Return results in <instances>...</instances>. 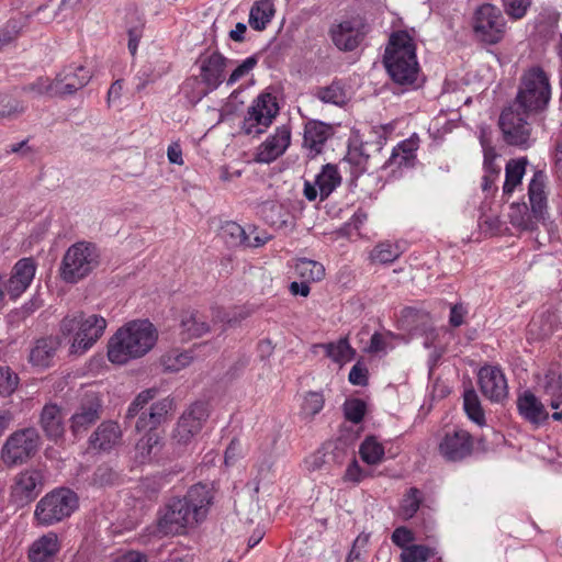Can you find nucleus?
<instances>
[{
    "label": "nucleus",
    "mask_w": 562,
    "mask_h": 562,
    "mask_svg": "<svg viewBox=\"0 0 562 562\" xmlns=\"http://www.w3.org/2000/svg\"><path fill=\"white\" fill-rule=\"evenodd\" d=\"M370 540V533L361 532L353 541L347 557H356L358 562H364L363 552Z\"/></svg>",
    "instance_id": "nucleus-61"
},
{
    "label": "nucleus",
    "mask_w": 562,
    "mask_h": 562,
    "mask_svg": "<svg viewBox=\"0 0 562 562\" xmlns=\"http://www.w3.org/2000/svg\"><path fill=\"white\" fill-rule=\"evenodd\" d=\"M180 326L187 339L198 338L210 331V325L198 311L183 312Z\"/></svg>",
    "instance_id": "nucleus-37"
},
{
    "label": "nucleus",
    "mask_w": 562,
    "mask_h": 562,
    "mask_svg": "<svg viewBox=\"0 0 562 562\" xmlns=\"http://www.w3.org/2000/svg\"><path fill=\"white\" fill-rule=\"evenodd\" d=\"M392 337L393 335L390 331L385 334L374 333L363 351L370 355L386 353L391 347L390 339Z\"/></svg>",
    "instance_id": "nucleus-50"
},
{
    "label": "nucleus",
    "mask_w": 562,
    "mask_h": 562,
    "mask_svg": "<svg viewBox=\"0 0 562 562\" xmlns=\"http://www.w3.org/2000/svg\"><path fill=\"white\" fill-rule=\"evenodd\" d=\"M418 149V138H407L393 148L392 155L387 160L389 166L411 167L416 160V150Z\"/></svg>",
    "instance_id": "nucleus-32"
},
{
    "label": "nucleus",
    "mask_w": 562,
    "mask_h": 562,
    "mask_svg": "<svg viewBox=\"0 0 562 562\" xmlns=\"http://www.w3.org/2000/svg\"><path fill=\"white\" fill-rule=\"evenodd\" d=\"M341 178H314V181H305L304 195L314 201L318 195L325 200L340 184Z\"/></svg>",
    "instance_id": "nucleus-38"
},
{
    "label": "nucleus",
    "mask_w": 562,
    "mask_h": 562,
    "mask_svg": "<svg viewBox=\"0 0 562 562\" xmlns=\"http://www.w3.org/2000/svg\"><path fill=\"white\" fill-rule=\"evenodd\" d=\"M35 270L36 265L32 258L20 259L14 265L11 277L4 281V289L12 300L18 299L30 286Z\"/></svg>",
    "instance_id": "nucleus-18"
},
{
    "label": "nucleus",
    "mask_w": 562,
    "mask_h": 562,
    "mask_svg": "<svg viewBox=\"0 0 562 562\" xmlns=\"http://www.w3.org/2000/svg\"><path fill=\"white\" fill-rule=\"evenodd\" d=\"M528 165L527 157L510 159L505 164V176H524Z\"/></svg>",
    "instance_id": "nucleus-62"
},
{
    "label": "nucleus",
    "mask_w": 562,
    "mask_h": 562,
    "mask_svg": "<svg viewBox=\"0 0 562 562\" xmlns=\"http://www.w3.org/2000/svg\"><path fill=\"white\" fill-rule=\"evenodd\" d=\"M359 454L363 462L375 465L383 461L385 451L375 437H367L360 445Z\"/></svg>",
    "instance_id": "nucleus-41"
},
{
    "label": "nucleus",
    "mask_w": 562,
    "mask_h": 562,
    "mask_svg": "<svg viewBox=\"0 0 562 562\" xmlns=\"http://www.w3.org/2000/svg\"><path fill=\"white\" fill-rule=\"evenodd\" d=\"M248 316L246 312H227L221 307L212 308V317L214 322H220L233 326Z\"/></svg>",
    "instance_id": "nucleus-56"
},
{
    "label": "nucleus",
    "mask_w": 562,
    "mask_h": 562,
    "mask_svg": "<svg viewBox=\"0 0 562 562\" xmlns=\"http://www.w3.org/2000/svg\"><path fill=\"white\" fill-rule=\"evenodd\" d=\"M420 503L422 496L419 490L416 487L409 488L401 506L403 517L412 518L419 509Z\"/></svg>",
    "instance_id": "nucleus-49"
},
{
    "label": "nucleus",
    "mask_w": 562,
    "mask_h": 562,
    "mask_svg": "<svg viewBox=\"0 0 562 562\" xmlns=\"http://www.w3.org/2000/svg\"><path fill=\"white\" fill-rule=\"evenodd\" d=\"M262 214L266 222L271 226L282 227L286 224V220L282 216V207L273 203H267L262 207Z\"/></svg>",
    "instance_id": "nucleus-58"
},
{
    "label": "nucleus",
    "mask_w": 562,
    "mask_h": 562,
    "mask_svg": "<svg viewBox=\"0 0 562 562\" xmlns=\"http://www.w3.org/2000/svg\"><path fill=\"white\" fill-rule=\"evenodd\" d=\"M334 134V128L330 124L322 121L310 120L305 123L303 135V147L308 150V156L312 158L319 155L326 140Z\"/></svg>",
    "instance_id": "nucleus-20"
},
{
    "label": "nucleus",
    "mask_w": 562,
    "mask_h": 562,
    "mask_svg": "<svg viewBox=\"0 0 562 562\" xmlns=\"http://www.w3.org/2000/svg\"><path fill=\"white\" fill-rule=\"evenodd\" d=\"M291 140V132L286 126L278 127L273 135L267 138L258 148L257 160L270 162L282 155Z\"/></svg>",
    "instance_id": "nucleus-22"
},
{
    "label": "nucleus",
    "mask_w": 562,
    "mask_h": 562,
    "mask_svg": "<svg viewBox=\"0 0 562 562\" xmlns=\"http://www.w3.org/2000/svg\"><path fill=\"white\" fill-rule=\"evenodd\" d=\"M371 473L363 470L358 461L353 459L346 468L342 480L344 482H349L353 484H359L364 479L370 476Z\"/></svg>",
    "instance_id": "nucleus-59"
},
{
    "label": "nucleus",
    "mask_w": 562,
    "mask_h": 562,
    "mask_svg": "<svg viewBox=\"0 0 562 562\" xmlns=\"http://www.w3.org/2000/svg\"><path fill=\"white\" fill-rule=\"evenodd\" d=\"M517 408L522 418L537 426L549 417L544 405L530 391L518 396Z\"/></svg>",
    "instance_id": "nucleus-28"
},
{
    "label": "nucleus",
    "mask_w": 562,
    "mask_h": 562,
    "mask_svg": "<svg viewBox=\"0 0 562 562\" xmlns=\"http://www.w3.org/2000/svg\"><path fill=\"white\" fill-rule=\"evenodd\" d=\"M294 268L297 277L307 282H318L325 277L324 266L312 259L300 258Z\"/></svg>",
    "instance_id": "nucleus-39"
},
{
    "label": "nucleus",
    "mask_w": 562,
    "mask_h": 562,
    "mask_svg": "<svg viewBox=\"0 0 562 562\" xmlns=\"http://www.w3.org/2000/svg\"><path fill=\"white\" fill-rule=\"evenodd\" d=\"M314 95L323 103L342 106L347 102V94L342 86L338 82H333L326 87H318L314 91Z\"/></svg>",
    "instance_id": "nucleus-42"
},
{
    "label": "nucleus",
    "mask_w": 562,
    "mask_h": 562,
    "mask_svg": "<svg viewBox=\"0 0 562 562\" xmlns=\"http://www.w3.org/2000/svg\"><path fill=\"white\" fill-rule=\"evenodd\" d=\"M25 92L32 93L36 97L38 95H58L56 93V82L55 80H49L48 78H38L34 82L25 86L23 88Z\"/></svg>",
    "instance_id": "nucleus-51"
},
{
    "label": "nucleus",
    "mask_w": 562,
    "mask_h": 562,
    "mask_svg": "<svg viewBox=\"0 0 562 562\" xmlns=\"http://www.w3.org/2000/svg\"><path fill=\"white\" fill-rule=\"evenodd\" d=\"M193 359L192 350H171L160 358V366L166 372H178L188 367Z\"/></svg>",
    "instance_id": "nucleus-40"
},
{
    "label": "nucleus",
    "mask_w": 562,
    "mask_h": 562,
    "mask_svg": "<svg viewBox=\"0 0 562 562\" xmlns=\"http://www.w3.org/2000/svg\"><path fill=\"white\" fill-rule=\"evenodd\" d=\"M173 411V401L169 397H165L154 403L148 413H143L135 425L137 431H153L159 425L168 419V416Z\"/></svg>",
    "instance_id": "nucleus-25"
},
{
    "label": "nucleus",
    "mask_w": 562,
    "mask_h": 562,
    "mask_svg": "<svg viewBox=\"0 0 562 562\" xmlns=\"http://www.w3.org/2000/svg\"><path fill=\"white\" fill-rule=\"evenodd\" d=\"M484 150V169L487 173L498 176L505 168L506 160L502 155L497 154L492 146H487L483 143Z\"/></svg>",
    "instance_id": "nucleus-47"
},
{
    "label": "nucleus",
    "mask_w": 562,
    "mask_h": 562,
    "mask_svg": "<svg viewBox=\"0 0 562 562\" xmlns=\"http://www.w3.org/2000/svg\"><path fill=\"white\" fill-rule=\"evenodd\" d=\"M344 413L347 420L358 424L363 419L366 404L359 398L348 400L344 404Z\"/></svg>",
    "instance_id": "nucleus-54"
},
{
    "label": "nucleus",
    "mask_w": 562,
    "mask_h": 562,
    "mask_svg": "<svg viewBox=\"0 0 562 562\" xmlns=\"http://www.w3.org/2000/svg\"><path fill=\"white\" fill-rule=\"evenodd\" d=\"M121 441V427L112 420L101 423L89 439L90 446L99 451H110L117 447Z\"/></svg>",
    "instance_id": "nucleus-24"
},
{
    "label": "nucleus",
    "mask_w": 562,
    "mask_h": 562,
    "mask_svg": "<svg viewBox=\"0 0 562 562\" xmlns=\"http://www.w3.org/2000/svg\"><path fill=\"white\" fill-rule=\"evenodd\" d=\"M324 396L319 392H308L304 396L302 411L303 414L308 417H314L318 414L324 407Z\"/></svg>",
    "instance_id": "nucleus-52"
},
{
    "label": "nucleus",
    "mask_w": 562,
    "mask_h": 562,
    "mask_svg": "<svg viewBox=\"0 0 562 562\" xmlns=\"http://www.w3.org/2000/svg\"><path fill=\"white\" fill-rule=\"evenodd\" d=\"M477 376L482 394L491 402L499 403L507 397V381L501 369L486 366L480 369Z\"/></svg>",
    "instance_id": "nucleus-17"
},
{
    "label": "nucleus",
    "mask_w": 562,
    "mask_h": 562,
    "mask_svg": "<svg viewBox=\"0 0 562 562\" xmlns=\"http://www.w3.org/2000/svg\"><path fill=\"white\" fill-rule=\"evenodd\" d=\"M368 157H364L357 150L349 151L348 155L339 161L338 165L323 164L321 171L316 176H338L339 172H349L351 176H360L368 172Z\"/></svg>",
    "instance_id": "nucleus-23"
},
{
    "label": "nucleus",
    "mask_w": 562,
    "mask_h": 562,
    "mask_svg": "<svg viewBox=\"0 0 562 562\" xmlns=\"http://www.w3.org/2000/svg\"><path fill=\"white\" fill-rule=\"evenodd\" d=\"M438 450L440 456L449 462H460L469 458L474 450V440L464 429L446 431L441 438Z\"/></svg>",
    "instance_id": "nucleus-13"
},
{
    "label": "nucleus",
    "mask_w": 562,
    "mask_h": 562,
    "mask_svg": "<svg viewBox=\"0 0 562 562\" xmlns=\"http://www.w3.org/2000/svg\"><path fill=\"white\" fill-rule=\"evenodd\" d=\"M64 416L57 405H45L41 415V425L50 438H59L64 434Z\"/></svg>",
    "instance_id": "nucleus-34"
},
{
    "label": "nucleus",
    "mask_w": 562,
    "mask_h": 562,
    "mask_svg": "<svg viewBox=\"0 0 562 562\" xmlns=\"http://www.w3.org/2000/svg\"><path fill=\"white\" fill-rule=\"evenodd\" d=\"M78 506L77 495L68 488H57L40 499L34 517L40 525L50 526L69 517Z\"/></svg>",
    "instance_id": "nucleus-9"
},
{
    "label": "nucleus",
    "mask_w": 562,
    "mask_h": 562,
    "mask_svg": "<svg viewBox=\"0 0 562 562\" xmlns=\"http://www.w3.org/2000/svg\"><path fill=\"white\" fill-rule=\"evenodd\" d=\"M532 0H503L505 13L513 20L522 19L531 5Z\"/></svg>",
    "instance_id": "nucleus-53"
},
{
    "label": "nucleus",
    "mask_w": 562,
    "mask_h": 562,
    "mask_svg": "<svg viewBox=\"0 0 562 562\" xmlns=\"http://www.w3.org/2000/svg\"><path fill=\"white\" fill-rule=\"evenodd\" d=\"M506 20L499 8L491 3L480 5L473 13L472 30L477 41L495 45L506 34Z\"/></svg>",
    "instance_id": "nucleus-11"
},
{
    "label": "nucleus",
    "mask_w": 562,
    "mask_h": 562,
    "mask_svg": "<svg viewBox=\"0 0 562 562\" xmlns=\"http://www.w3.org/2000/svg\"><path fill=\"white\" fill-rule=\"evenodd\" d=\"M90 79L91 72L83 66H69L55 78L56 93L72 94L87 86Z\"/></svg>",
    "instance_id": "nucleus-21"
},
{
    "label": "nucleus",
    "mask_w": 562,
    "mask_h": 562,
    "mask_svg": "<svg viewBox=\"0 0 562 562\" xmlns=\"http://www.w3.org/2000/svg\"><path fill=\"white\" fill-rule=\"evenodd\" d=\"M156 396L155 389H148L140 392L131 403L126 412V418H134L145 405Z\"/></svg>",
    "instance_id": "nucleus-57"
},
{
    "label": "nucleus",
    "mask_w": 562,
    "mask_h": 562,
    "mask_svg": "<svg viewBox=\"0 0 562 562\" xmlns=\"http://www.w3.org/2000/svg\"><path fill=\"white\" fill-rule=\"evenodd\" d=\"M539 387L550 396V406L557 409L562 403V375L558 368H550L538 381Z\"/></svg>",
    "instance_id": "nucleus-30"
},
{
    "label": "nucleus",
    "mask_w": 562,
    "mask_h": 562,
    "mask_svg": "<svg viewBox=\"0 0 562 562\" xmlns=\"http://www.w3.org/2000/svg\"><path fill=\"white\" fill-rule=\"evenodd\" d=\"M257 64L255 57L246 58L239 66H237L227 79V85L232 86L240 78L245 77Z\"/></svg>",
    "instance_id": "nucleus-60"
},
{
    "label": "nucleus",
    "mask_w": 562,
    "mask_h": 562,
    "mask_svg": "<svg viewBox=\"0 0 562 562\" xmlns=\"http://www.w3.org/2000/svg\"><path fill=\"white\" fill-rule=\"evenodd\" d=\"M101 262V251L91 241L81 240L72 244L64 254L59 276L66 283H77L87 278Z\"/></svg>",
    "instance_id": "nucleus-5"
},
{
    "label": "nucleus",
    "mask_w": 562,
    "mask_h": 562,
    "mask_svg": "<svg viewBox=\"0 0 562 562\" xmlns=\"http://www.w3.org/2000/svg\"><path fill=\"white\" fill-rule=\"evenodd\" d=\"M158 334L149 321H133L119 328L108 341V359L114 364H125L149 352Z\"/></svg>",
    "instance_id": "nucleus-2"
},
{
    "label": "nucleus",
    "mask_w": 562,
    "mask_h": 562,
    "mask_svg": "<svg viewBox=\"0 0 562 562\" xmlns=\"http://www.w3.org/2000/svg\"><path fill=\"white\" fill-rule=\"evenodd\" d=\"M162 446V438L158 434L147 431L135 446L134 461L138 464H147L157 461Z\"/></svg>",
    "instance_id": "nucleus-26"
},
{
    "label": "nucleus",
    "mask_w": 562,
    "mask_h": 562,
    "mask_svg": "<svg viewBox=\"0 0 562 562\" xmlns=\"http://www.w3.org/2000/svg\"><path fill=\"white\" fill-rule=\"evenodd\" d=\"M209 417L207 406L204 403H194L179 418L172 432V438L178 443L187 445L201 430L203 423Z\"/></svg>",
    "instance_id": "nucleus-15"
},
{
    "label": "nucleus",
    "mask_w": 562,
    "mask_h": 562,
    "mask_svg": "<svg viewBox=\"0 0 562 562\" xmlns=\"http://www.w3.org/2000/svg\"><path fill=\"white\" fill-rule=\"evenodd\" d=\"M383 63L395 83L406 87L416 83L419 74L416 44L407 31H397L390 35Z\"/></svg>",
    "instance_id": "nucleus-3"
},
{
    "label": "nucleus",
    "mask_w": 562,
    "mask_h": 562,
    "mask_svg": "<svg viewBox=\"0 0 562 562\" xmlns=\"http://www.w3.org/2000/svg\"><path fill=\"white\" fill-rule=\"evenodd\" d=\"M59 548L57 535L47 532L31 544L29 559L31 562H53Z\"/></svg>",
    "instance_id": "nucleus-27"
},
{
    "label": "nucleus",
    "mask_w": 562,
    "mask_h": 562,
    "mask_svg": "<svg viewBox=\"0 0 562 562\" xmlns=\"http://www.w3.org/2000/svg\"><path fill=\"white\" fill-rule=\"evenodd\" d=\"M213 501L212 491L195 484L181 498L170 499L161 510L158 529L164 535H184L202 524Z\"/></svg>",
    "instance_id": "nucleus-1"
},
{
    "label": "nucleus",
    "mask_w": 562,
    "mask_h": 562,
    "mask_svg": "<svg viewBox=\"0 0 562 562\" xmlns=\"http://www.w3.org/2000/svg\"><path fill=\"white\" fill-rule=\"evenodd\" d=\"M551 98V87L547 74L540 67L525 71L515 101L516 108L535 113L543 110Z\"/></svg>",
    "instance_id": "nucleus-6"
},
{
    "label": "nucleus",
    "mask_w": 562,
    "mask_h": 562,
    "mask_svg": "<svg viewBox=\"0 0 562 562\" xmlns=\"http://www.w3.org/2000/svg\"><path fill=\"white\" fill-rule=\"evenodd\" d=\"M531 114L514 104L502 111L498 125L507 145L527 149L533 144Z\"/></svg>",
    "instance_id": "nucleus-8"
},
{
    "label": "nucleus",
    "mask_w": 562,
    "mask_h": 562,
    "mask_svg": "<svg viewBox=\"0 0 562 562\" xmlns=\"http://www.w3.org/2000/svg\"><path fill=\"white\" fill-rule=\"evenodd\" d=\"M41 437L33 428H23L12 432L1 448V460L8 468L26 463L38 451Z\"/></svg>",
    "instance_id": "nucleus-10"
},
{
    "label": "nucleus",
    "mask_w": 562,
    "mask_h": 562,
    "mask_svg": "<svg viewBox=\"0 0 562 562\" xmlns=\"http://www.w3.org/2000/svg\"><path fill=\"white\" fill-rule=\"evenodd\" d=\"M19 383L18 375L8 367H0V395L8 396L12 394Z\"/></svg>",
    "instance_id": "nucleus-55"
},
{
    "label": "nucleus",
    "mask_w": 562,
    "mask_h": 562,
    "mask_svg": "<svg viewBox=\"0 0 562 562\" xmlns=\"http://www.w3.org/2000/svg\"><path fill=\"white\" fill-rule=\"evenodd\" d=\"M227 58L222 54L214 52L200 60V78H189L184 82V89H191L192 93L188 97L192 102H199L210 92L214 91L224 81V74Z\"/></svg>",
    "instance_id": "nucleus-7"
},
{
    "label": "nucleus",
    "mask_w": 562,
    "mask_h": 562,
    "mask_svg": "<svg viewBox=\"0 0 562 562\" xmlns=\"http://www.w3.org/2000/svg\"><path fill=\"white\" fill-rule=\"evenodd\" d=\"M323 349L328 358L337 363H346L355 357V349L350 346L347 338H340L335 342L316 344L313 346V351Z\"/></svg>",
    "instance_id": "nucleus-36"
},
{
    "label": "nucleus",
    "mask_w": 562,
    "mask_h": 562,
    "mask_svg": "<svg viewBox=\"0 0 562 562\" xmlns=\"http://www.w3.org/2000/svg\"><path fill=\"white\" fill-rule=\"evenodd\" d=\"M22 24L15 19L9 20L2 27H0V50L13 43L22 32Z\"/></svg>",
    "instance_id": "nucleus-48"
},
{
    "label": "nucleus",
    "mask_w": 562,
    "mask_h": 562,
    "mask_svg": "<svg viewBox=\"0 0 562 562\" xmlns=\"http://www.w3.org/2000/svg\"><path fill=\"white\" fill-rule=\"evenodd\" d=\"M528 198L536 221H546L548 218V192L543 178H531Z\"/></svg>",
    "instance_id": "nucleus-29"
},
{
    "label": "nucleus",
    "mask_w": 562,
    "mask_h": 562,
    "mask_svg": "<svg viewBox=\"0 0 562 562\" xmlns=\"http://www.w3.org/2000/svg\"><path fill=\"white\" fill-rule=\"evenodd\" d=\"M508 220L509 223L521 232H533L538 228V223L540 221H536L532 211L528 210L526 203H512L508 210ZM542 223L544 221H541Z\"/></svg>",
    "instance_id": "nucleus-33"
},
{
    "label": "nucleus",
    "mask_w": 562,
    "mask_h": 562,
    "mask_svg": "<svg viewBox=\"0 0 562 562\" xmlns=\"http://www.w3.org/2000/svg\"><path fill=\"white\" fill-rule=\"evenodd\" d=\"M391 539L394 544L402 548L403 550L408 547L411 542L414 541V533L406 527H397L392 536Z\"/></svg>",
    "instance_id": "nucleus-63"
},
{
    "label": "nucleus",
    "mask_w": 562,
    "mask_h": 562,
    "mask_svg": "<svg viewBox=\"0 0 562 562\" xmlns=\"http://www.w3.org/2000/svg\"><path fill=\"white\" fill-rule=\"evenodd\" d=\"M276 14L273 0H257L254 2L248 23L255 31H265Z\"/></svg>",
    "instance_id": "nucleus-31"
},
{
    "label": "nucleus",
    "mask_w": 562,
    "mask_h": 562,
    "mask_svg": "<svg viewBox=\"0 0 562 562\" xmlns=\"http://www.w3.org/2000/svg\"><path fill=\"white\" fill-rule=\"evenodd\" d=\"M60 341L55 337L38 339L31 350L30 360L34 366L47 367L53 359Z\"/></svg>",
    "instance_id": "nucleus-35"
},
{
    "label": "nucleus",
    "mask_w": 562,
    "mask_h": 562,
    "mask_svg": "<svg viewBox=\"0 0 562 562\" xmlns=\"http://www.w3.org/2000/svg\"><path fill=\"white\" fill-rule=\"evenodd\" d=\"M402 251L397 245L389 241L378 244L370 254V259L373 262L386 265L394 262Z\"/></svg>",
    "instance_id": "nucleus-45"
},
{
    "label": "nucleus",
    "mask_w": 562,
    "mask_h": 562,
    "mask_svg": "<svg viewBox=\"0 0 562 562\" xmlns=\"http://www.w3.org/2000/svg\"><path fill=\"white\" fill-rule=\"evenodd\" d=\"M463 407L468 417L475 424L482 426L485 424L484 411L480 398L474 389H468L463 393Z\"/></svg>",
    "instance_id": "nucleus-43"
},
{
    "label": "nucleus",
    "mask_w": 562,
    "mask_h": 562,
    "mask_svg": "<svg viewBox=\"0 0 562 562\" xmlns=\"http://www.w3.org/2000/svg\"><path fill=\"white\" fill-rule=\"evenodd\" d=\"M101 403L95 393H87L77 412L71 416L70 429L74 435L86 431L100 415Z\"/></svg>",
    "instance_id": "nucleus-19"
},
{
    "label": "nucleus",
    "mask_w": 562,
    "mask_h": 562,
    "mask_svg": "<svg viewBox=\"0 0 562 562\" xmlns=\"http://www.w3.org/2000/svg\"><path fill=\"white\" fill-rule=\"evenodd\" d=\"M436 554L435 549L424 544H411L401 553L402 562H426Z\"/></svg>",
    "instance_id": "nucleus-46"
},
{
    "label": "nucleus",
    "mask_w": 562,
    "mask_h": 562,
    "mask_svg": "<svg viewBox=\"0 0 562 562\" xmlns=\"http://www.w3.org/2000/svg\"><path fill=\"white\" fill-rule=\"evenodd\" d=\"M221 235L231 247L245 248L248 241V233L236 222H226L221 228Z\"/></svg>",
    "instance_id": "nucleus-44"
},
{
    "label": "nucleus",
    "mask_w": 562,
    "mask_h": 562,
    "mask_svg": "<svg viewBox=\"0 0 562 562\" xmlns=\"http://www.w3.org/2000/svg\"><path fill=\"white\" fill-rule=\"evenodd\" d=\"M348 379L351 384L363 386L368 383V369L358 362L351 368Z\"/></svg>",
    "instance_id": "nucleus-64"
},
{
    "label": "nucleus",
    "mask_w": 562,
    "mask_h": 562,
    "mask_svg": "<svg viewBox=\"0 0 562 562\" xmlns=\"http://www.w3.org/2000/svg\"><path fill=\"white\" fill-rule=\"evenodd\" d=\"M106 325L101 315L76 312L61 319L59 330L63 337L69 338V352L83 355L103 336Z\"/></svg>",
    "instance_id": "nucleus-4"
},
{
    "label": "nucleus",
    "mask_w": 562,
    "mask_h": 562,
    "mask_svg": "<svg viewBox=\"0 0 562 562\" xmlns=\"http://www.w3.org/2000/svg\"><path fill=\"white\" fill-rule=\"evenodd\" d=\"M368 32L363 19L356 16L334 24L329 34L335 46L342 52L356 49Z\"/></svg>",
    "instance_id": "nucleus-14"
},
{
    "label": "nucleus",
    "mask_w": 562,
    "mask_h": 562,
    "mask_svg": "<svg viewBox=\"0 0 562 562\" xmlns=\"http://www.w3.org/2000/svg\"><path fill=\"white\" fill-rule=\"evenodd\" d=\"M279 108L270 93H262L248 108L241 131L246 135H259L272 123Z\"/></svg>",
    "instance_id": "nucleus-12"
},
{
    "label": "nucleus",
    "mask_w": 562,
    "mask_h": 562,
    "mask_svg": "<svg viewBox=\"0 0 562 562\" xmlns=\"http://www.w3.org/2000/svg\"><path fill=\"white\" fill-rule=\"evenodd\" d=\"M44 486V477L40 470L27 469L20 472L11 487V497L20 506L31 503Z\"/></svg>",
    "instance_id": "nucleus-16"
}]
</instances>
